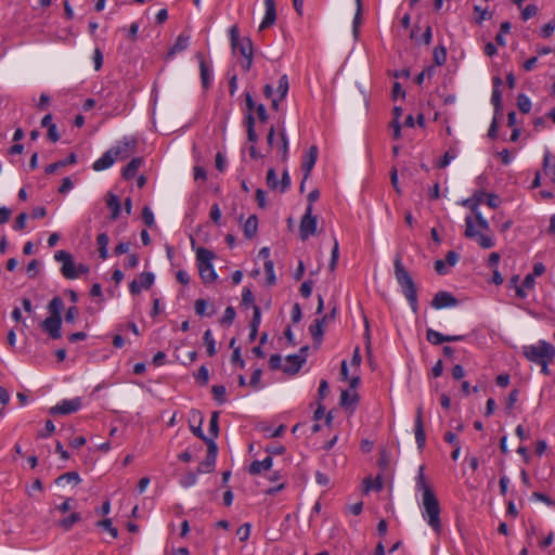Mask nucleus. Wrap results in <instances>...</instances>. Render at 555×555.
<instances>
[{
    "mask_svg": "<svg viewBox=\"0 0 555 555\" xmlns=\"http://www.w3.org/2000/svg\"><path fill=\"white\" fill-rule=\"evenodd\" d=\"M418 490L422 492V518L435 533L440 534L442 531L440 502L431 486L426 482L422 466L418 469Z\"/></svg>",
    "mask_w": 555,
    "mask_h": 555,
    "instance_id": "obj_1",
    "label": "nucleus"
},
{
    "mask_svg": "<svg viewBox=\"0 0 555 555\" xmlns=\"http://www.w3.org/2000/svg\"><path fill=\"white\" fill-rule=\"evenodd\" d=\"M488 232H490V224L481 212L474 215V218L472 216L465 218L464 235L467 238L475 240L485 249L491 248L495 244L492 235L488 234Z\"/></svg>",
    "mask_w": 555,
    "mask_h": 555,
    "instance_id": "obj_2",
    "label": "nucleus"
},
{
    "mask_svg": "<svg viewBox=\"0 0 555 555\" xmlns=\"http://www.w3.org/2000/svg\"><path fill=\"white\" fill-rule=\"evenodd\" d=\"M395 278L401 292L410 302L413 312H416V289L412 275L406 271L402 263L401 253H397L395 261Z\"/></svg>",
    "mask_w": 555,
    "mask_h": 555,
    "instance_id": "obj_3",
    "label": "nucleus"
},
{
    "mask_svg": "<svg viewBox=\"0 0 555 555\" xmlns=\"http://www.w3.org/2000/svg\"><path fill=\"white\" fill-rule=\"evenodd\" d=\"M522 354L529 362L535 364L554 361L555 347L551 343L540 339L535 344L522 346Z\"/></svg>",
    "mask_w": 555,
    "mask_h": 555,
    "instance_id": "obj_4",
    "label": "nucleus"
},
{
    "mask_svg": "<svg viewBox=\"0 0 555 555\" xmlns=\"http://www.w3.org/2000/svg\"><path fill=\"white\" fill-rule=\"evenodd\" d=\"M54 259L62 263L61 272L65 279H78L77 264L74 262L73 256L65 250H57L54 254Z\"/></svg>",
    "mask_w": 555,
    "mask_h": 555,
    "instance_id": "obj_5",
    "label": "nucleus"
},
{
    "mask_svg": "<svg viewBox=\"0 0 555 555\" xmlns=\"http://www.w3.org/2000/svg\"><path fill=\"white\" fill-rule=\"evenodd\" d=\"M312 212L313 206L308 205L299 225V235L302 241H306L317 232L318 219Z\"/></svg>",
    "mask_w": 555,
    "mask_h": 555,
    "instance_id": "obj_6",
    "label": "nucleus"
},
{
    "mask_svg": "<svg viewBox=\"0 0 555 555\" xmlns=\"http://www.w3.org/2000/svg\"><path fill=\"white\" fill-rule=\"evenodd\" d=\"M81 408V399L79 397L73 399H64L54 406H51L49 413L51 415H67L77 412Z\"/></svg>",
    "mask_w": 555,
    "mask_h": 555,
    "instance_id": "obj_7",
    "label": "nucleus"
},
{
    "mask_svg": "<svg viewBox=\"0 0 555 555\" xmlns=\"http://www.w3.org/2000/svg\"><path fill=\"white\" fill-rule=\"evenodd\" d=\"M137 145V140L133 138H124L121 141L117 142L115 146H113L111 152H113V156L115 160H121L131 155Z\"/></svg>",
    "mask_w": 555,
    "mask_h": 555,
    "instance_id": "obj_8",
    "label": "nucleus"
},
{
    "mask_svg": "<svg viewBox=\"0 0 555 555\" xmlns=\"http://www.w3.org/2000/svg\"><path fill=\"white\" fill-rule=\"evenodd\" d=\"M155 282V275L152 272H142L138 279L129 284V292L131 295H138L142 291L150 289Z\"/></svg>",
    "mask_w": 555,
    "mask_h": 555,
    "instance_id": "obj_9",
    "label": "nucleus"
},
{
    "mask_svg": "<svg viewBox=\"0 0 555 555\" xmlns=\"http://www.w3.org/2000/svg\"><path fill=\"white\" fill-rule=\"evenodd\" d=\"M218 454V448L214 440H209V444L207 446V454L206 459L199 463L197 467L198 474H206L214 470L216 466V460Z\"/></svg>",
    "mask_w": 555,
    "mask_h": 555,
    "instance_id": "obj_10",
    "label": "nucleus"
},
{
    "mask_svg": "<svg viewBox=\"0 0 555 555\" xmlns=\"http://www.w3.org/2000/svg\"><path fill=\"white\" fill-rule=\"evenodd\" d=\"M457 299L451 293L440 291L435 295L431 301V306L435 309H442L448 307H454L457 305Z\"/></svg>",
    "mask_w": 555,
    "mask_h": 555,
    "instance_id": "obj_11",
    "label": "nucleus"
},
{
    "mask_svg": "<svg viewBox=\"0 0 555 555\" xmlns=\"http://www.w3.org/2000/svg\"><path fill=\"white\" fill-rule=\"evenodd\" d=\"M196 59L199 64V74H201V81L204 89H208L211 85L212 80V70L210 69L209 65L206 62V59L203 53L197 52Z\"/></svg>",
    "mask_w": 555,
    "mask_h": 555,
    "instance_id": "obj_12",
    "label": "nucleus"
},
{
    "mask_svg": "<svg viewBox=\"0 0 555 555\" xmlns=\"http://www.w3.org/2000/svg\"><path fill=\"white\" fill-rule=\"evenodd\" d=\"M264 3V16L260 23L259 30H263L275 23L276 10L274 0H263Z\"/></svg>",
    "mask_w": 555,
    "mask_h": 555,
    "instance_id": "obj_13",
    "label": "nucleus"
},
{
    "mask_svg": "<svg viewBox=\"0 0 555 555\" xmlns=\"http://www.w3.org/2000/svg\"><path fill=\"white\" fill-rule=\"evenodd\" d=\"M41 326L52 339L61 338L62 318H47Z\"/></svg>",
    "mask_w": 555,
    "mask_h": 555,
    "instance_id": "obj_14",
    "label": "nucleus"
},
{
    "mask_svg": "<svg viewBox=\"0 0 555 555\" xmlns=\"http://www.w3.org/2000/svg\"><path fill=\"white\" fill-rule=\"evenodd\" d=\"M318 147L315 145H312L309 147L307 153L304 156L301 168L305 171V179L310 175L311 170L313 169L317 159H318Z\"/></svg>",
    "mask_w": 555,
    "mask_h": 555,
    "instance_id": "obj_15",
    "label": "nucleus"
},
{
    "mask_svg": "<svg viewBox=\"0 0 555 555\" xmlns=\"http://www.w3.org/2000/svg\"><path fill=\"white\" fill-rule=\"evenodd\" d=\"M288 88H289V85H288L287 76L286 75L281 76L278 81L275 96L272 99V107L274 109H278L279 102L284 100L285 96L287 95Z\"/></svg>",
    "mask_w": 555,
    "mask_h": 555,
    "instance_id": "obj_16",
    "label": "nucleus"
},
{
    "mask_svg": "<svg viewBox=\"0 0 555 555\" xmlns=\"http://www.w3.org/2000/svg\"><path fill=\"white\" fill-rule=\"evenodd\" d=\"M486 192L476 191L470 198L464 199L461 204L472 210L474 215L480 212L478 207L485 202Z\"/></svg>",
    "mask_w": 555,
    "mask_h": 555,
    "instance_id": "obj_17",
    "label": "nucleus"
},
{
    "mask_svg": "<svg viewBox=\"0 0 555 555\" xmlns=\"http://www.w3.org/2000/svg\"><path fill=\"white\" fill-rule=\"evenodd\" d=\"M306 362V357L300 354H291L286 357V366L284 371L286 373H297L302 364Z\"/></svg>",
    "mask_w": 555,
    "mask_h": 555,
    "instance_id": "obj_18",
    "label": "nucleus"
},
{
    "mask_svg": "<svg viewBox=\"0 0 555 555\" xmlns=\"http://www.w3.org/2000/svg\"><path fill=\"white\" fill-rule=\"evenodd\" d=\"M115 162L116 160L113 156V152L107 150L100 158L93 163L92 168L95 171H102L109 168Z\"/></svg>",
    "mask_w": 555,
    "mask_h": 555,
    "instance_id": "obj_19",
    "label": "nucleus"
},
{
    "mask_svg": "<svg viewBox=\"0 0 555 555\" xmlns=\"http://www.w3.org/2000/svg\"><path fill=\"white\" fill-rule=\"evenodd\" d=\"M272 467V457L269 455L262 461H254L249 468L248 473L253 476L259 475L262 472H267Z\"/></svg>",
    "mask_w": 555,
    "mask_h": 555,
    "instance_id": "obj_20",
    "label": "nucleus"
},
{
    "mask_svg": "<svg viewBox=\"0 0 555 555\" xmlns=\"http://www.w3.org/2000/svg\"><path fill=\"white\" fill-rule=\"evenodd\" d=\"M143 164V158L135 157L132 158L128 165L122 169V177L126 180H130L134 178Z\"/></svg>",
    "mask_w": 555,
    "mask_h": 555,
    "instance_id": "obj_21",
    "label": "nucleus"
},
{
    "mask_svg": "<svg viewBox=\"0 0 555 555\" xmlns=\"http://www.w3.org/2000/svg\"><path fill=\"white\" fill-rule=\"evenodd\" d=\"M402 114V107L396 105L392 111V120L390 122V128L392 129V138L395 140H398L401 137V124L399 120Z\"/></svg>",
    "mask_w": 555,
    "mask_h": 555,
    "instance_id": "obj_22",
    "label": "nucleus"
},
{
    "mask_svg": "<svg viewBox=\"0 0 555 555\" xmlns=\"http://www.w3.org/2000/svg\"><path fill=\"white\" fill-rule=\"evenodd\" d=\"M195 313L199 317H211L216 313L214 306L209 305L205 299H197L194 304Z\"/></svg>",
    "mask_w": 555,
    "mask_h": 555,
    "instance_id": "obj_23",
    "label": "nucleus"
},
{
    "mask_svg": "<svg viewBox=\"0 0 555 555\" xmlns=\"http://www.w3.org/2000/svg\"><path fill=\"white\" fill-rule=\"evenodd\" d=\"M234 51H238L243 57L254 55L253 42L248 37H243L238 43L232 46Z\"/></svg>",
    "mask_w": 555,
    "mask_h": 555,
    "instance_id": "obj_24",
    "label": "nucleus"
},
{
    "mask_svg": "<svg viewBox=\"0 0 555 555\" xmlns=\"http://www.w3.org/2000/svg\"><path fill=\"white\" fill-rule=\"evenodd\" d=\"M198 267V272L201 275V279L204 283H212L217 280V273L214 269L212 263L210 264H201Z\"/></svg>",
    "mask_w": 555,
    "mask_h": 555,
    "instance_id": "obj_25",
    "label": "nucleus"
},
{
    "mask_svg": "<svg viewBox=\"0 0 555 555\" xmlns=\"http://www.w3.org/2000/svg\"><path fill=\"white\" fill-rule=\"evenodd\" d=\"M106 204L107 207L111 209V219L116 220L119 217L121 210L119 198L115 194L109 193Z\"/></svg>",
    "mask_w": 555,
    "mask_h": 555,
    "instance_id": "obj_26",
    "label": "nucleus"
},
{
    "mask_svg": "<svg viewBox=\"0 0 555 555\" xmlns=\"http://www.w3.org/2000/svg\"><path fill=\"white\" fill-rule=\"evenodd\" d=\"M323 328H324L323 320L315 319L314 322L312 324H310L309 332H310L314 343H317V344L322 343V338H323V334H324Z\"/></svg>",
    "mask_w": 555,
    "mask_h": 555,
    "instance_id": "obj_27",
    "label": "nucleus"
},
{
    "mask_svg": "<svg viewBox=\"0 0 555 555\" xmlns=\"http://www.w3.org/2000/svg\"><path fill=\"white\" fill-rule=\"evenodd\" d=\"M108 243H109V238L106 233H100L98 235V237H96L98 250H99V256L102 260H105L108 257V249H107Z\"/></svg>",
    "mask_w": 555,
    "mask_h": 555,
    "instance_id": "obj_28",
    "label": "nucleus"
},
{
    "mask_svg": "<svg viewBox=\"0 0 555 555\" xmlns=\"http://www.w3.org/2000/svg\"><path fill=\"white\" fill-rule=\"evenodd\" d=\"M189 43L190 37L188 35L180 34L168 54L171 56L176 53L184 51L189 47Z\"/></svg>",
    "mask_w": 555,
    "mask_h": 555,
    "instance_id": "obj_29",
    "label": "nucleus"
},
{
    "mask_svg": "<svg viewBox=\"0 0 555 555\" xmlns=\"http://www.w3.org/2000/svg\"><path fill=\"white\" fill-rule=\"evenodd\" d=\"M258 230V219L255 215H251L247 218L244 223V235L247 238H253Z\"/></svg>",
    "mask_w": 555,
    "mask_h": 555,
    "instance_id": "obj_30",
    "label": "nucleus"
},
{
    "mask_svg": "<svg viewBox=\"0 0 555 555\" xmlns=\"http://www.w3.org/2000/svg\"><path fill=\"white\" fill-rule=\"evenodd\" d=\"M214 258H215V254L211 250L204 248V247L197 248V250H196L197 266L210 264Z\"/></svg>",
    "mask_w": 555,
    "mask_h": 555,
    "instance_id": "obj_31",
    "label": "nucleus"
},
{
    "mask_svg": "<svg viewBox=\"0 0 555 555\" xmlns=\"http://www.w3.org/2000/svg\"><path fill=\"white\" fill-rule=\"evenodd\" d=\"M81 520V515L79 513H72L69 516L61 519L59 521V527H61L64 531H69L73 526Z\"/></svg>",
    "mask_w": 555,
    "mask_h": 555,
    "instance_id": "obj_32",
    "label": "nucleus"
},
{
    "mask_svg": "<svg viewBox=\"0 0 555 555\" xmlns=\"http://www.w3.org/2000/svg\"><path fill=\"white\" fill-rule=\"evenodd\" d=\"M64 308V302L60 297H54L49 302L48 309L51 313L50 318H61V312Z\"/></svg>",
    "mask_w": 555,
    "mask_h": 555,
    "instance_id": "obj_33",
    "label": "nucleus"
},
{
    "mask_svg": "<svg viewBox=\"0 0 555 555\" xmlns=\"http://www.w3.org/2000/svg\"><path fill=\"white\" fill-rule=\"evenodd\" d=\"M204 343L206 346V351L209 357H214L217 352L216 349V340L212 336V332L210 330L205 331L204 333Z\"/></svg>",
    "mask_w": 555,
    "mask_h": 555,
    "instance_id": "obj_34",
    "label": "nucleus"
},
{
    "mask_svg": "<svg viewBox=\"0 0 555 555\" xmlns=\"http://www.w3.org/2000/svg\"><path fill=\"white\" fill-rule=\"evenodd\" d=\"M80 481H81L80 476L76 472L65 473V474L61 475L55 480V482L57 485H61V483H72V482L75 483V485H78Z\"/></svg>",
    "mask_w": 555,
    "mask_h": 555,
    "instance_id": "obj_35",
    "label": "nucleus"
},
{
    "mask_svg": "<svg viewBox=\"0 0 555 555\" xmlns=\"http://www.w3.org/2000/svg\"><path fill=\"white\" fill-rule=\"evenodd\" d=\"M219 434V412L215 411L211 413L210 420H209V438L215 439L218 437Z\"/></svg>",
    "mask_w": 555,
    "mask_h": 555,
    "instance_id": "obj_36",
    "label": "nucleus"
},
{
    "mask_svg": "<svg viewBox=\"0 0 555 555\" xmlns=\"http://www.w3.org/2000/svg\"><path fill=\"white\" fill-rule=\"evenodd\" d=\"M543 162L546 175L551 177L553 182H555V156H551L546 153Z\"/></svg>",
    "mask_w": 555,
    "mask_h": 555,
    "instance_id": "obj_37",
    "label": "nucleus"
},
{
    "mask_svg": "<svg viewBox=\"0 0 555 555\" xmlns=\"http://www.w3.org/2000/svg\"><path fill=\"white\" fill-rule=\"evenodd\" d=\"M193 414H196V415L199 416V424L196 427L195 426H191V430L194 434V436H196L197 438H199L201 440L206 442V444L208 446L209 444V440H212V438H208L207 436H205V434L202 430V424H203V420L204 418H203L201 412H198V411L193 412Z\"/></svg>",
    "mask_w": 555,
    "mask_h": 555,
    "instance_id": "obj_38",
    "label": "nucleus"
},
{
    "mask_svg": "<svg viewBox=\"0 0 555 555\" xmlns=\"http://www.w3.org/2000/svg\"><path fill=\"white\" fill-rule=\"evenodd\" d=\"M96 526L106 530L112 535L113 539H116L118 537V530L113 526V522L109 518L99 520L96 522Z\"/></svg>",
    "mask_w": 555,
    "mask_h": 555,
    "instance_id": "obj_39",
    "label": "nucleus"
},
{
    "mask_svg": "<svg viewBox=\"0 0 555 555\" xmlns=\"http://www.w3.org/2000/svg\"><path fill=\"white\" fill-rule=\"evenodd\" d=\"M267 185L272 191H279L280 192V184L278 181L276 172L273 168H270L267 172Z\"/></svg>",
    "mask_w": 555,
    "mask_h": 555,
    "instance_id": "obj_40",
    "label": "nucleus"
},
{
    "mask_svg": "<svg viewBox=\"0 0 555 555\" xmlns=\"http://www.w3.org/2000/svg\"><path fill=\"white\" fill-rule=\"evenodd\" d=\"M434 62L436 65L441 66L446 63L447 60V51L446 48L440 46L436 47L433 53Z\"/></svg>",
    "mask_w": 555,
    "mask_h": 555,
    "instance_id": "obj_41",
    "label": "nucleus"
},
{
    "mask_svg": "<svg viewBox=\"0 0 555 555\" xmlns=\"http://www.w3.org/2000/svg\"><path fill=\"white\" fill-rule=\"evenodd\" d=\"M211 392H212L214 399L218 403L222 404V403H224L227 401V399H225L227 390H225L224 386H222V385H215L211 388Z\"/></svg>",
    "mask_w": 555,
    "mask_h": 555,
    "instance_id": "obj_42",
    "label": "nucleus"
},
{
    "mask_svg": "<svg viewBox=\"0 0 555 555\" xmlns=\"http://www.w3.org/2000/svg\"><path fill=\"white\" fill-rule=\"evenodd\" d=\"M427 340L433 345H440L442 343H446V335L429 328L427 331Z\"/></svg>",
    "mask_w": 555,
    "mask_h": 555,
    "instance_id": "obj_43",
    "label": "nucleus"
},
{
    "mask_svg": "<svg viewBox=\"0 0 555 555\" xmlns=\"http://www.w3.org/2000/svg\"><path fill=\"white\" fill-rule=\"evenodd\" d=\"M517 106L521 113L527 114L531 109V101L526 94L521 93L517 98Z\"/></svg>",
    "mask_w": 555,
    "mask_h": 555,
    "instance_id": "obj_44",
    "label": "nucleus"
},
{
    "mask_svg": "<svg viewBox=\"0 0 555 555\" xmlns=\"http://www.w3.org/2000/svg\"><path fill=\"white\" fill-rule=\"evenodd\" d=\"M357 395L351 393L349 390H343L340 395V404L345 408L350 406L351 404L357 402Z\"/></svg>",
    "mask_w": 555,
    "mask_h": 555,
    "instance_id": "obj_45",
    "label": "nucleus"
},
{
    "mask_svg": "<svg viewBox=\"0 0 555 555\" xmlns=\"http://www.w3.org/2000/svg\"><path fill=\"white\" fill-rule=\"evenodd\" d=\"M264 272L267 274V281L269 285H273L276 282V278L274 274V264L272 260L264 261Z\"/></svg>",
    "mask_w": 555,
    "mask_h": 555,
    "instance_id": "obj_46",
    "label": "nucleus"
},
{
    "mask_svg": "<svg viewBox=\"0 0 555 555\" xmlns=\"http://www.w3.org/2000/svg\"><path fill=\"white\" fill-rule=\"evenodd\" d=\"M382 488H383V482L379 477H377L376 479L367 478L364 480V491L365 492H370L373 490L378 491Z\"/></svg>",
    "mask_w": 555,
    "mask_h": 555,
    "instance_id": "obj_47",
    "label": "nucleus"
},
{
    "mask_svg": "<svg viewBox=\"0 0 555 555\" xmlns=\"http://www.w3.org/2000/svg\"><path fill=\"white\" fill-rule=\"evenodd\" d=\"M196 482H197V474L193 473V472L185 474L180 480V483L183 488H190V487L194 486Z\"/></svg>",
    "mask_w": 555,
    "mask_h": 555,
    "instance_id": "obj_48",
    "label": "nucleus"
},
{
    "mask_svg": "<svg viewBox=\"0 0 555 555\" xmlns=\"http://www.w3.org/2000/svg\"><path fill=\"white\" fill-rule=\"evenodd\" d=\"M491 103L495 108V112H499L502 107V92L498 88H493L491 95Z\"/></svg>",
    "mask_w": 555,
    "mask_h": 555,
    "instance_id": "obj_49",
    "label": "nucleus"
},
{
    "mask_svg": "<svg viewBox=\"0 0 555 555\" xmlns=\"http://www.w3.org/2000/svg\"><path fill=\"white\" fill-rule=\"evenodd\" d=\"M142 219L147 227H153L155 223L154 214L150 207H144L142 210Z\"/></svg>",
    "mask_w": 555,
    "mask_h": 555,
    "instance_id": "obj_50",
    "label": "nucleus"
},
{
    "mask_svg": "<svg viewBox=\"0 0 555 555\" xmlns=\"http://www.w3.org/2000/svg\"><path fill=\"white\" fill-rule=\"evenodd\" d=\"M338 256H339V247H338V242L335 240L334 246L332 249V254H331V261H330V266H328L331 271L335 270L337 261H338Z\"/></svg>",
    "mask_w": 555,
    "mask_h": 555,
    "instance_id": "obj_51",
    "label": "nucleus"
},
{
    "mask_svg": "<svg viewBox=\"0 0 555 555\" xmlns=\"http://www.w3.org/2000/svg\"><path fill=\"white\" fill-rule=\"evenodd\" d=\"M538 13V7L535 4H528L521 12V18L524 21H528L529 18L535 16Z\"/></svg>",
    "mask_w": 555,
    "mask_h": 555,
    "instance_id": "obj_52",
    "label": "nucleus"
},
{
    "mask_svg": "<svg viewBox=\"0 0 555 555\" xmlns=\"http://www.w3.org/2000/svg\"><path fill=\"white\" fill-rule=\"evenodd\" d=\"M280 137H281V146H280V151L282 153V156H283V159H286L287 157V154H288V139L286 137V133H285V130L282 129L280 131Z\"/></svg>",
    "mask_w": 555,
    "mask_h": 555,
    "instance_id": "obj_53",
    "label": "nucleus"
},
{
    "mask_svg": "<svg viewBox=\"0 0 555 555\" xmlns=\"http://www.w3.org/2000/svg\"><path fill=\"white\" fill-rule=\"evenodd\" d=\"M555 30V20H552L550 21L548 23H546L542 28H541V31H540V35L541 37L543 38H548L553 35Z\"/></svg>",
    "mask_w": 555,
    "mask_h": 555,
    "instance_id": "obj_54",
    "label": "nucleus"
},
{
    "mask_svg": "<svg viewBox=\"0 0 555 555\" xmlns=\"http://www.w3.org/2000/svg\"><path fill=\"white\" fill-rule=\"evenodd\" d=\"M235 319V310L232 306L225 308L221 323L231 324Z\"/></svg>",
    "mask_w": 555,
    "mask_h": 555,
    "instance_id": "obj_55",
    "label": "nucleus"
},
{
    "mask_svg": "<svg viewBox=\"0 0 555 555\" xmlns=\"http://www.w3.org/2000/svg\"><path fill=\"white\" fill-rule=\"evenodd\" d=\"M55 431V425L52 421H47L44 429L38 433L39 438H48Z\"/></svg>",
    "mask_w": 555,
    "mask_h": 555,
    "instance_id": "obj_56",
    "label": "nucleus"
},
{
    "mask_svg": "<svg viewBox=\"0 0 555 555\" xmlns=\"http://www.w3.org/2000/svg\"><path fill=\"white\" fill-rule=\"evenodd\" d=\"M434 268L436 270V272L439 274V275H446L449 273V267L447 264V262L442 259H438L435 261L434 263Z\"/></svg>",
    "mask_w": 555,
    "mask_h": 555,
    "instance_id": "obj_57",
    "label": "nucleus"
},
{
    "mask_svg": "<svg viewBox=\"0 0 555 555\" xmlns=\"http://www.w3.org/2000/svg\"><path fill=\"white\" fill-rule=\"evenodd\" d=\"M236 534L238 535V539L241 541L248 540L250 535V525L249 524H243L236 531Z\"/></svg>",
    "mask_w": 555,
    "mask_h": 555,
    "instance_id": "obj_58",
    "label": "nucleus"
},
{
    "mask_svg": "<svg viewBox=\"0 0 555 555\" xmlns=\"http://www.w3.org/2000/svg\"><path fill=\"white\" fill-rule=\"evenodd\" d=\"M459 260H460L459 253H456L454 250H450L447 253L444 261L447 262L449 268L454 267L459 262Z\"/></svg>",
    "mask_w": 555,
    "mask_h": 555,
    "instance_id": "obj_59",
    "label": "nucleus"
},
{
    "mask_svg": "<svg viewBox=\"0 0 555 555\" xmlns=\"http://www.w3.org/2000/svg\"><path fill=\"white\" fill-rule=\"evenodd\" d=\"M27 214L26 212H22L20 214L16 219H15V222H14V225L13 228L16 230V231H21V230H24L25 227H26V220H27Z\"/></svg>",
    "mask_w": 555,
    "mask_h": 555,
    "instance_id": "obj_60",
    "label": "nucleus"
},
{
    "mask_svg": "<svg viewBox=\"0 0 555 555\" xmlns=\"http://www.w3.org/2000/svg\"><path fill=\"white\" fill-rule=\"evenodd\" d=\"M196 379L198 382H201L203 385H206L208 383L209 372H208V369L206 366L202 365L198 369V372H197V375H196Z\"/></svg>",
    "mask_w": 555,
    "mask_h": 555,
    "instance_id": "obj_61",
    "label": "nucleus"
},
{
    "mask_svg": "<svg viewBox=\"0 0 555 555\" xmlns=\"http://www.w3.org/2000/svg\"><path fill=\"white\" fill-rule=\"evenodd\" d=\"M312 286H313L312 281H310V280L305 281L299 288L300 295L305 298H308L312 293Z\"/></svg>",
    "mask_w": 555,
    "mask_h": 555,
    "instance_id": "obj_62",
    "label": "nucleus"
},
{
    "mask_svg": "<svg viewBox=\"0 0 555 555\" xmlns=\"http://www.w3.org/2000/svg\"><path fill=\"white\" fill-rule=\"evenodd\" d=\"M280 184V193H284L291 185V178L287 170H284L282 173V179L279 182Z\"/></svg>",
    "mask_w": 555,
    "mask_h": 555,
    "instance_id": "obj_63",
    "label": "nucleus"
},
{
    "mask_svg": "<svg viewBox=\"0 0 555 555\" xmlns=\"http://www.w3.org/2000/svg\"><path fill=\"white\" fill-rule=\"evenodd\" d=\"M254 315L250 322V327H257L259 328L260 322H261V313L260 308L256 305L253 306Z\"/></svg>",
    "mask_w": 555,
    "mask_h": 555,
    "instance_id": "obj_64",
    "label": "nucleus"
}]
</instances>
